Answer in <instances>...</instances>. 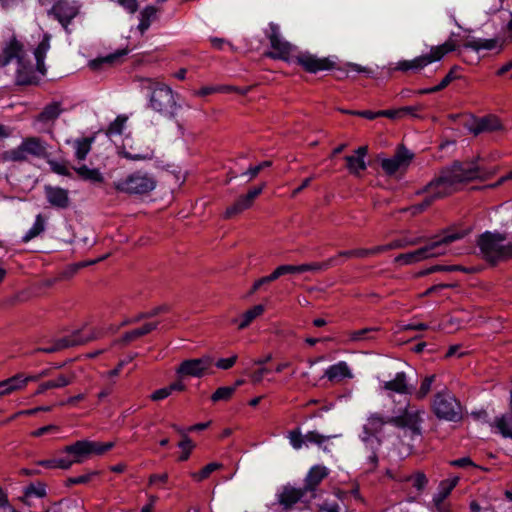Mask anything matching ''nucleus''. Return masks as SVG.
<instances>
[{
	"label": "nucleus",
	"instance_id": "1",
	"mask_svg": "<svg viewBox=\"0 0 512 512\" xmlns=\"http://www.w3.org/2000/svg\"><path fill=\"white\" fill-rule=\"evenodd\" d=\"M492 172L477 166L474 163L454 162L445 167L425 186L424 192L432 201L447 197L458 190L460 184L473 180H486Z\"/></svg>",
	"mask_w": 512,
	"mask_h": 512
},
{
	"label": "nucleus",
	"instance_id": "2",
	"mask_svg": "<svg viewBox=\"0 0 512 512\" xmlns=\"http://www.w3.org/2000/svg\"><path fill=\"white\" fill-rule=\"evenodd\" d=\"M464 233L444 231L431 239L425 246L408 253L399 254L395 257V263L410 265L429 258H435L446 254L447 246L452 242L464 237Z\"/></svg>",
	"mask_w": 512,
	"mask_h": 512
},
{
	"label": "nucleus",
	"instance_id": "3",
	"mask_svg": "<svg viewBox=\"0 0 512 512\" xmlns=\"http://www.w3.org/2000/svg\"><path fill=\"white\" fill-rule=\"evenodd\" d=\"M143 87L150 91L149 106L159 114L173 118L180 105L177 103L176 94L166 84L151 78H142Z\"/></svg>",
	"mask_w": 512,
	"mask_h": 512
},
{
	"label": "nucleus",
	"instance_id": "4",
	"mask_svg": "<svg viewBox=\"0 0 512 512\" xmlns=\"http://www.w3.org/2000/svg\"><path fill=\"white\" fill-rule=\"evenodd\" d=\"M430 409L440 421L460 423L465 417L464 406L447 387H443L433 395Z\"/></svg>",
	"mask_w": 512,
	"mask_h": 512
},
{
	"label": "nucleus",
	"instance_id": "5",
	"mask_svg": "<svg viewBox=\"0 0 512 512\" xmlns=\"http://www.w3.org/2000/svg\"><path fill=\"white\" fill-rule=\"evenodd\" d=\"M476 243L481 257L491 264L512 258V242L506 243L503 233L486 231L479 235Z\"/></svg>",
	"mask_w": 512,
	"mask_h": 512
},
{
	"label": "nucleus",
	"instance_id": "6",
	"mask_svg": "<svg viewBox=\"0 0 512 512\" xmlns=\"http://www.w3.org/2000/svg\"><path fill=\"white\" fill-rule=\"evenodd\" d=\"M454 36V34H451L443 44L431 47L430 52L427 54L420 55L411 60L397 62L393 68H390V71L419 72L429 64L440 61L446 54L458 50L459 44Z\"/></svg>",
	"mask_w": 512,
	"mask_h": 512
},
{
	"label": "nucleus",
	"instance_id": "7",
	"mask_svg": "<svg viewBox=\"0 0 512 512\" xmlns=\"http://www.w3.org/2000/svg\"><path fill=\"white\" fill-rule=\"evenodd\" d=\"M50 145L38 136H28L22 139L21 143L10 150L1 154L4 162H26L30 158L44 159L50 158Z\"/></svg>",
	"mask_w": 512,
	"mask_h": 512
},
{
	"label": "nucleus",
	"instance_id": "8",
	"mask_svg": "<svg viewBox=\"0 0 512 512\" xmlns=\"http://www.w3.org/2000/svg\"><path fill=\"white\" fill-rule=\"evenodd\" d=\"M112 187L117 193L129 196H146L157 187V179L147 171L136 170L124 178L114 181Z\"/></svg>",
	"mask_w": 512,
	"mask_h": 512
},
{
	"label": "nucleus",
	"instance_id": "9",
	"mask_svg": "<svg viewBox=\"0 0 512 512\" xmlns=\"http://www.w3.org/2000/svg\"><path fill=\"white\" fill-rule=\"evenodd\" d=\"M266 37L270 42L271 51L266 53V56L275 59L291 62L294 58L296 47L284 39L280 32L279 25L271 22L269 23Z\"/></svg>",
	"mask_w": 512,
	"mask_h": 512
},
{
	"label": "nucleus",
	"instance_id": "10",
	"mask_svg": "<svg viewBox=\"0 0 512 512\" xmlns=\"http://www.w3.org/2000/svg\"><path fill=\"white\" fill-rule=\"evenodd\" d=\"M100 336V331L94 328H83L73 332L68 336H64L58 339L51 346L40 348L39 351L44 353H54L65 348L84 345L90 341L98 339Z\"/></svg>",
	"mask_w": 512,
	"mask_h": 512
},
{
	"label": "nucleus",
	"instance_id": "11",
	"mask_svg": "<svg viewBox=\"0 0 512 512\" xmlns=\"http://www.w3.org/2000/svg\"><path fill=\"white\" fill-rule=\"evenodd\" d=\"M422 414V410L407 406L401 415L388 418V422L398 428H408L413 434L420 435Z\"/></svg>",
	"mask_w": 512,
	"mask_h": 512
},
{
	"label": "nucleus",
	"instance_id": "12",
	"mask_svg": "<svg viewBox=\"0 0 512 512\" xmlns=\"http://www.w3.org/2000/svg\"><path fill=\"white\" fill-rule=\"evenodd\" d=\"M80 4L75 0H58L54 3L49 14H52L55 19L67 30L71 21L79 14Z\"/></svg>",
	"mask_w": 512,
	"mask_h": 512
},
{
	"label": "nucleus",
	"instance_id": "13",
	"mask_svg": "<svg viewBox=\"0 0 512 512\" xmlns=\"http://www.w3.org/2000/svg\"><path fill=\"white\" fill-rule=\"evenodd\" d=\"M212 365L213 359L210 356H203L183 361L176 372L180 377H202Z\"/></svg>",
	"mask_w": 512,
	"mask_h": 512
},
{
	"label": "nucleus",
	"instance_id": "14",
	"mask_svg": "<svg viewBox=\"0 0 512 512\" xmlns=\"http://www.w3.org/2000/svg\"><path fill=\"white\" fill-rule=\"evenodd\" d=\"M291 62L297 63L308 73H317L333 67V63L329 58H319L307 52L294 56Z\"/></svg>",
	"mask_w": 512,
	"mask_h": 512
},
{
	"label": "nucleus",
	"instance_id": "15",
	"mask_svg": "<svg viewBox=\"0 0 512 512\" xmlns=\"http://www.w3.org/2000/svg\"><path fill=\"white\" fill-rule=\"evenodd\" d=\"M413 154L406 148H400L397 153L388 159L381 161V167L387 175H394L400 170H405L410 164Z\"/></svg>",
	"mask_w": 512,
	"mask_h": 512
},
{
	"label": "nucleus",
	"instance_id": "16",
	"mask_svg": "<svg viewBox=\"0 0 512 512\" xmlns=\"http://www.w3.org/2000/svg\"><path fill=\"white\" fill-rule=\"evenodd\" d=\"M329 474V470L327 467L323 465H315L310 468L306 477H305V485L304 489L307 492L311 493V497H315V490L318 485L325 479Z\"/></svg>",
	"mask_w": 512,
	"mask_h": 512
},
{
	"label": "nucleus",
	"instance_id": "17",
	"mask_svg": "<svg viewBox=\"0 0 512 512\" xmlns=\"http://www.w3.org/2000/svg\"><path fill=\"white\" fill-rule=\"evenodd\" d=\"M368 154L367 146H360L355 150L354 155L346 156L345 161L347 163L348 171L355 176H359L361 172L365 171L367 168V164L365 161V157Z\"/></svg>",
	"mask_w": 512,
	"mask_h": 512
},
{
	"label": "nucleus",
	"instance_id": "18",
	"mask_svg": "<svg viewBox=\"0 0 512 512\" xmlns=\"http://www.w3.org/2000/svg\"><path fill=\"white\" fill-rule=\"evenodd\" d=\"M128 52L129 50L127 48L117 50L109 55L89 61L88 66L94 71H99L105 66L112 67L118 65L123 61V58L128 54Z\"/></svg>",
	"mask_w": 512,
	"mask_h": 512
},
{
	"label": "nucleus",
	"instance_id": "19",
	"mask_svg": "<svg viewBox=\"0 0 512 512\" xmlns=\"http://www.w3.org/2000/svg\"><path fill=\"white\" fill-rule=\"evenodd\" d=\"M33 379V377H26L23 374H17L0 381V397L24 389L28 382Z\"/></svg>",
	"mask_w": 512,
	"mask_h": 512
},
{
	"label": "nucleus",
	"instance_id": "20",
	"mask_svg": "<svg viewBox=\"0 0 512 512\" xmlns=\"http://www.w3.org/2000/svg\"><path fill=\"white\" fill-rule=\"evenodd\" d=\"M157 326H158L157 322L156 323H146L139 328H136V329H133L131 331L124 333L122 337L114 340L112 342V345L126 346L129 343L135 341L136 339L151 333L152 331H154L157 328Z\"/></svg>",
	"mask_w": 512,
	"mask_h": 512
},
{
	"label": "nucleus",
	"instance_id": "21",
	"mask_svg": "<svg viewBox=\"0 0 512 512\" xmlns=\"http://www.w3.org/2000/svg\"><path fill=\"white\" fill-rule=\"evenodd\" d=\"M63 111L64 108L61 102H51L44 106L42 111L35 117V122L53 125Z\"/></svg>",
	"mask_w": 512,
	"mask_h": 512
},
{
	"label": "nucleus",
	"instance_id": "22",
	"mask_svg": "<svg viewBox=\"0 0 512 512\" xmlns=\"http://www.w3.org/2000/svg\"><path fill=\"white\" fill-rule=\"evenodd\" d=\"M382 389L397 394H411L413 387L409 385L406 374L398 372L392 380L383 383Z\"/></svg>",
	"mask_w": 512,
	"mask_h": 512
},
{
	"label": "nucleus",
	"instance_id": "23",
	"mask_svg": "<svg viewBox=\"0 0 512 512\" xmlns=\"http://www.w3.org/2000/svg\"><path fill=\"white\" fill-rule=\"evenodd\" d=\"M45 194L48 202L54 207L65 209L69 206V194L66 189L47 186Z\"/></svg>",
	"mask_w": 512,
	"mask_h": 512
},
{
	"label": "nucleus",
	"instance_id": "24",
	"mask_svg": "<svg viewBox=\"0 0 512 512\" xmlns=\"http://www.w3.org/2000/svg\"><path fill=\"white\" fill-rule=\"evenodd\" d=\"M308 492L303 488L285 487L279 495V503L289 509L299 502Z\"/></svg>",
	"mask_w": 512,
	"mask_h": 512
},
{
	"label": "nucleus",
	"instance_id": "25",
	"mask_svg": "<svg viewBox=\"0 0 512 512\" xmlns=\"http://www.w3.org/2000/svg\"><path fill=\"white\" fill-rule=\"evenodd\" d=\"M75 379L73 372L67 374H60L56 378L43 382L39 385L36 395L44 393L48 389L62 388L70 385Z\"/></svg>",
	"mask_w": 512,
	"mask_h": 512
},
{
	"label": "nucleus",
	"instance_id": "26",
	"mask_svg": "<svg viewBox=\"0 0 512 512\" xmlns=\"http://www.w3.org/2000/svg\"><path fill=\"white\" fill-rule=\"evenodd\" d=\"M330 381L339 382L346 378H352L353 374L348 366V364L344 361H340L334 365L329 366L324 374Z\"/></svg>",
	"mask_w": 512,
	"mask_h": 512
},
{
	"label": "nucleus",
	"instance_id": "27",
	"mask_svg": "<svg viewBox=\"0 0 512 512\" xmlns=\"http://www.w3.org/2000/svg\"><path fill=\"white\" fill-rule=\"evenodd\" d=\"M459 481V477H453L440 482L438 491L434 495L433 502L438 510H441V504L450 495L451 491L455 488Z\"/></svg>",
	"mask_w": 512,
	"mask_h": 512
},
{
	"label": "nucleus",
	"instance_id": "28",
	"mask_svg": "<svg viewBox=\"0 0 512 512\" xmlns=\"http://www.w3.org/2000/svg\"><path fill=\"white\" fill-rule=\"evenodd\" d=\"M4 62L9 63L13 59L17 60V63L24 58V49L20 41L15 37H12L5 45L3 49Z\"/></svg>",
	"mask_w": 512,
	"mask_h": 512
},
{
	"label": "nucleus",
	"instance_id": "29",
	"mask_svg": "<svg viewBox=\"0 0 512 512\" xmlns=\"http://www.w3.org/2000/svg\"><path fill=\"white\" fill-rule=\"evenodd\" d=\"M264 312L265 306L258 304L246 310L239 319H234L232 322L238 324L239 330H243L247 328L255 319L262 316Z\"/></svg>",
	"mask_w": 512,
	"mask_h": 512
},
{
	"label": "nucleus",
	"instance_id": "30",
	"mask_svg": "<svg viewBox=\"0 0 512 512\" xmlns=\"http://www.w3.org/2000/svg\"><path fill=\"white\" fill-rule=\"evenodd\" d=\"M63 451L72 456L75 464H80L85 458L89 457L87 440L76 441L75 443L66 446Z\"/></svg>",
	"mask_w": 512,
	"mask_h": 512
},
{
	"label": "nucleus",
	"instance_id": "31",
	"mask_svg": "<svg viewBox=\"0 0 512 512\" xmlns=\"http://www.w3.org/2000/svg\"><path fill=\"white\" fill-rule=\"evenodd\" d=\"M35 80L34 68L25 61V58L17 63L16 83L19 85L31 84Z\"/></svg>",
	"mask_w": 512,
	"mask_h": 512
},
{
	"label": "nucleus",
	"instance_id": "32",
	"mask_svg": "<svg viewBox=\"0 0 512 512\" xmlns=\"http://www.w3.org/2000/svg\"><path fill=\"white\" fill-rule=\"evenodd\" d=\"M50 49V36L45 34L42 41L38 44L37 48L34 51L35 59H36V70L44 75L46 73L45 67V57Z\"/></svg>",
	"mask_w": 512,
	"mask_h": 512
},
{
	"label": "nucleus",
	"instance_id": "33",
	"mask_svg": "<svg viewBox=\"0 0 512 512\" xmlns=\"http://www.w3.org/2000/svg\"><path fill=\"white\" fill-rule=\"evenodd\" d=\"M491 427L495 428L502 437L512 439V415L506 413L495 417Z\"/></svg>",
	"mask_w": 512,
	"mask_h": 512
},
{
	"label": "nucleus",
	"instance_id": "34",
	"mask_svg": "<svg viewBox=\"0 0 512 512\" xmlns=\"http://www.w3.org/2000/svg\"><path fill=\"white\" fill-rule=\"evenodd\" d=\"M501 128L502 125L500 120L495 116H489L478 120L475 127L472 129V132L475 135H478L482 132H493L500 130Z\"/></svg>",
	"mask_w": 512,
	"mask_h": 512
},
{
	"label": "nucleus",
	"instance_id": "35",
	"mask_svg": "<svg viewBox=\"0 0 512 512\" xmlns=\"http://www.w3.org/2000/svg\"><path fill=\"white\" fill-rule=\"evenodd\" d=\"M77 175L84 181L91 183H102L104 181L103 174L97 168H89L86 165H82L74 168Z\"/></svg>",
	"mask_w": 512,
	"mask_h": 512
},
{
	"label": "nucleus",
	"instance_id": "36",
	"mask_svg": "<svg viewBox=\"0 0 512 512\" xmlns=\"http://www.w3.org/2000/svg\"><path fill=\"white\" fill-rule=\"evenodd\" d=\"M389 423L388 419L385 420L379 414H372L368 417L366 424L364 425V432L368 436H374L380 433L385 424Z\"/></svg>",
	"mask_w": 512,
	"mask_h": 512
},
{
	"label": "nucleus",
	"instance_id": "37",
	"mask_svg": "<svg viewBox=\"0 0 512 512\" xmlns=\"http://www.w3.org/2000/svg\"><path fill=\"white\" fill-rule=\"evenodd\" d=\"M424 240H425L424 237H417V238H412V239H408V238L396 239V240L391 241L388 244L379 245L380 246L379 250L381 251V253H384L389 250L401 249V248H405L408 246H415V245L422 243Z\"/></svg>",
	"mask_w": 512,
	"mask_h": 512
},
{
	"label": "nucleus",
	"instance_id": "38",
	"mask_svg": "<svg viewBox=\"0 0 512 512\" xmlns=\"http://www.w3.org/2000/svg\"><path fill=\"white\" fill-rule=\"evenodd\" d=\"M94 142V137H84L76 139L73 143L75 149V157L79 161H83L86 159L87 155L91 151L92 143Z\"/></svg>",
	"mask_w": 512,
	"mask_h": 512
},
{
	"label": "nucleus",
	"instance_id": "39",
	"mask_svg": "<svg viewBox=\"0 0 512 512\" xmlns=\"http://www.w3.org/2000/svg\"><path fill=\"white\" fill-rule=\"evenodd\" d=\"M499 46L498 39H471L467 40L463 43V47L470 48L475 51L484 50H493Z\"/></svg>",
	"mask_w": 512,
	"mask_h": 512
},
{
	"label": "nucleus",
	"instance_id": "40",
	"mask_svg": "<svg viewBox=\"0 0 512 512\" xmlns=\"http://www.w3.org/2000/svg\"><path fill=\"white\" fill-rule=\"evenodd\" d=\"M157 8L150 5L146 6L141 12H140V22L138 25V30L141 34H144L148 28L151 25V22L156 19L157 16Z\"/></svg>",
	"mask_w": 512,
	"mask_h": 512
},
{
	"label": "nucleus",
	"instance_id": "41",
	"mask_svg": "<svg viewBox=\"0 0 512 512\" xmlns=\"http://www.w3.org/2000/svg\"><path fill=\"white\" fill-rule=\"evenodd\" d=\"M250 207H251L250 203L247 201L245 196L242 195V196L238 197L236 199V201L231 206L227 207V209L224 213V218H226V219L232 218L235 215L242 213L243 211L247 210Z\"/></svg>",
	"mask_w": 512,
	"mask_h": 512
},
{
	"label": "nucleus",
	"instance_id": "42",
	"mask_svg": "<svg viewBox=\"0 0 512 512\" xmlns=\"http://www.w3.org/2000/svg\"><path fill=\"white\" fill-rule=\"evenodd\" d=\"M116 445L115 441H109V442H98V441H90L87 440V446L89 450V456L91 455H97L101 456L114 448Z\"/></svg>",
	"mask_w": 512,
	"mask_h": 512
},
{
	"label": "nucleus",
	"instance_id": "43",
	"mask_svg": "<svg viewBox=\"0 0 512 512\" xmlns=\"http://www.w3.org/2000/svg\"><path fill=\"white\" fill-rule=\"evenodd\" d=\"M45 230V219L41 214H38L35 218L33 226L27 231L22 237L24 243L29 242L33 238L39 236Z\"/></svg>",
	"mask_w": 512,
	"mask_h": 512
},
{
	"label": "nucleus",
	"instance_id": "44",
	"mask_svg": "<svg viewBox=\"0 0 512 512\" xmlns=\"http://www.w3.org/2000/svg\"><path fill=\"white\" fill-rule=\"evenodd\" d=\"M221 467H222V464L212 462V463H209L206 466H204L200 471L190 473V476L192 477L193 480H195L197 482H201V481L207 479L211 475V473L220 469Z\"/></svg>",
	"mask_w": 512,
	"mask_h": 512
},
{
	"label": "nucleus",
	"instance_id": "45",
	"mask_svg": "<svg viewBox=\"0 0 512 512\" xmlns=\"http://www.w3.org/2000/svg\"><path fill=\"white\" fill-rule=\"evenodd\" d=\"M436 379V375H428L421 380L420 387L415 393L418 400L424 399L431 391L432 384Z\"/></svg>",
	"mask_w": 512,
	"mask_h": 512
},
{
	"label": "nucleus",
	"instance_id": "46",
	"mask_svg": "<svg viewBox=\"0 0 512 512\" xmlns=\"http://www.w3.org/2000/svg\"><path fill=\"white\" fill-rule=\"evenodd\" d=\"M287 437L291 446L296 450L301 449L306 444L305 435L302 434L300 428L289 431Z\"/></svg>",
	"mask_w": 512,
	"mask_h": 512
},
{
	"label": "nucleus",
	"instance_id": "47",
	"mask_svg": "<svg viewBox=\"0 0 512 512\" xmlns=\"http://www.w3.org/2000/svg\"><path fill=\"white\" fill-rule=\"evenodd\" d=\"M24 496L43 498L46 496V487L40 482L32 483L25 488Z\"/></svg>",
	"mask_w": 512,
	"mask_h": 512
},
{
	"label": "nucleus",
	"instance_id": "48",
	"mask_svg": "<svg viewBox=\"0 0 512 512\" xmlns=\"http://www.w3.org/2000/svg\"><path fill=\"white\" fill-rule=\"evenodd\" d=\"M121 154L124 158L131 161H144L153 158V151L149 149H146L144 152L141 153L123 150Z\"/></svg>",
	"mask_w": 512,
	"mask_h": 512
},
{
	"label": "nucleus",
	"instance_id": "49",
	"mask_svg": "<svg viewBox=\"0 0 512 512\" xmlns=\"http://www.w3.org/2000/svg\"><path fill=\"white\" fill-rule=\"evenodd\" d=\"M236 391V387L224 386L218 388L211 396L212 401L229 400Z\"/></svg>",
	"mask_w": 512,
	"mask_h": 512
},
{
	"label": "nucleus",
	"instance_id": "50",
	"mask_svg": "<svg viewBox=\"0 0 512 512\" xmlns=\"http://www.w3.org/2000/svg\"><path fill=\"white\" fill-rule=\"evenodd\" d=\"M334 264H335V259L330 258L323 263L315 262V263H309V264H301V268H302V273L307 272V271H321V270L328 269L329 267L333 266Z\"/></svg>",
	"mask_w": 512,
	"mask_h": 512
},
{
	"label": "nucleus",
	"instance_id": "51",
	"mask_svg": "<svg viewBox=\"0 0 512 512\" xmlns=\"http://www.w3.org/2000/svg\"><path fill=\"white\" fill-rule=\"evenodd\" d=\"M127 117L118 116L108 127L107 135H119L123 132Z\"/></svg>",
	"mask_w": 512,
	"mask_h": 512
},
{
	"label": "nucleus",
	"instance_id": "52",
	"mask_svg": "<svg viewBox=\"0 0 512 512\" xmlns=\"http://www.w3.org/2000/svg\"><path fill=\"white\" fill-rule=\"evenodd\" d=\"M376 329L374 328H363L360 330L352 331L348 333V341L350 342H359L365 339L370 338L369 334L374 332Z\"/></svg>",
	"mask_w": 512,
	"mask_h": 512
},
{
	"label": "nucleus",
	"instance_id": "53",
	"mask_svg": "<svg viewBox=\"0 0 512 512\" xmlns=\"http://www.w3.org/2000/svg\"><path fill=\"white\" fill-rule=\"evenodd\" d=\"M98 474H99L98 471H91L84 475L70 477L67 479V486L86 484V483L90 482L93 479V477L97 476Z\"/></svg>",
	"mask_w": 512,
	"mask_h": 512
},
{
	"label": "nucleus",
	"instance_id": "54",
	"mask_svg": "<svg viewBox=\"0 0 512 512\" xmlns=\"http://www.w3.org/2000/svg\"><path fill=\"white\" fill-rule=\"evenodd\" d=\"M404 480L412 482V485L417 488V490H422L428 483L427 477L422 472H416L415 474L406 477Z\"/></svg>",
	"mask_w": 512,
	"mask_h": 512
},
{
	"label": "nucleus",
	"instance_id": "55",
	"mask_svg": "<svg viewBox=\"0 0 512 512\" xmlns=\"http://www.w3.org/2000/svg\"><path fill=\"white\" fill-rule=\"evenodd\" d=\"M272 165L271 161H263L259 163L258 165L249 167L244 173V176H248V181H251L252 179L256 178L261 170L264 168H268Z\"/></svg>",
	"mask_w": 512,
	"mask_h": 512
},
{
	"label": "nucleus",
	"instance_id": "56",
	"mask_svg": "<svg viewBox=\"0 0 512 512\" xmlns=\"http://www.w3.org/2000/svg\"><path fill=\"white\" fill-rule=\"evenodd\" d=\"M179 447L183 451L182 455L179 457V460L186 461L189 458L192 449L194 448L192 440L187 435H184V438L179 443Z\"/></svg>",
	"mask_w": 512,
	"mask_h": 512
},
{
	"label": "nucleus",
	"instance_id": "57",
	"mask_svg": "<svg viewBox=\"0 0 512 512\" xmlns=\"http://www.w3.org/2000/svg\"><path fill=\"white\" fill-rule=\"evenodd\" d=\"M331 436H325L320 434L317 431H309L305 434V440L307 443L316 444L318 446H321L325 441L329 440Z\"/></svg>",
	"mask_w": 512,
	"mask_h": 512
},
{
	"label": "nucleus",
	"instance_id": "58",
	"mask_svg": "<svg viewBox=\"0 0 512 512\" xmlns=\"http://www.w3.org/2000/svg\"><path fill=\"white\" fill-rule=\"evenodd\" d=\"M46 161L49 164L50 169L54 173L62 175V176H70L69 168L67 167V165L64 162L50 160L49 158Z\"/></svg>",
	"mask_w": 512,
	"mask_h": 512
},
{
	"label": "nucleus",
	"instance_id": "59",
	"mask_svg": "<svg viewBox=\"0 0 512 512\" xmlns=\"http://www.w3.org/2000/svg\"><path fill=\"white\" fill-rule=\"evenodd\" d=\"M433 203L432 199L427 196L421 203L412 205L408 208L403 209L402 211H409L413 216L423 212Z\"/></svg>",
	"mask_w": 512,
	"mask_h": 512
},
{
	"label": "nucleus",
	"instance_id": "60",
	"mask_svg": "<svg viewBox=\"0 0 512 512\" xmlns=\"http://www.w3.org/2000/svg\"><path fill=\"white\" fill-rule=\"evenodd\" d=\"M378 249H380V246H375L370 249H364V248L354 249V257L368 258V257L376 256L378 254H381V251Z\"/></svg>",
	"mask_w": 512,
	"mask_h": 512
},
{
	"label": "nucleus",
	"instance_id": "61",
	"mask_svg": "<svg viewBox=\"0 0 512 512\" xmlns=\"http://www.w3.org/2000/svg\"><path fill=\"white\" fill-rule=\"evenodd\" d=\"M464 271L459 265H434L427 269L426 273Z\"/></svg>",
	"mask_w": 512,
	"mask_h": 512
},
{
	"label": "nucleus",
	"instance_id": "62",
	"mask_svg": "<svg viewBox=\"0 0 512 512\" xmlns=\"http://www.w3.org/2000/svg\"><path fill=\"white\" fill-rule=\"evenodd\" d=\"M0 512H17L10 504L8 494L0 487Z\"/></svg>",
	"mask_w": 512,
	"mask_h": 512
},
{
	"label": "nucleus",
	"instance_id": "63",
	"mask_svg": "<svg viewBox=\"0 0 512 512\" xmlns=\"http://www.w3.org/2000/svg\"><path fill=\"white\" fill-rule=\"evenodd\" d=\"M233 88L231 87H213V86H206L200 88L198 91L195 92V95L197 96H207L215 92H222V91H231Z\"/></svg>",
	"mask_w": 512,
	"mask_h": 512
},
{
	"label": "nucleus",
	"instance_id": "64",
	"mask_svg": "<svg viewBox=\"0 0 512 512\" xmlns=\"http://www.w3.org/2000/svg\"><path fill=\"white\" fill-rule=\"evenodd\" d=\"M266 184L262 183L259 186H256L252 189H250L244 196L247 199V201L250 203V205H253L254 200L262 193L264 190Z\"/></svg>",
	"mask_w": 512,
	"mask_h": 512
}]
</instances>
